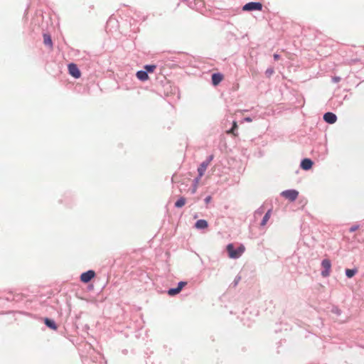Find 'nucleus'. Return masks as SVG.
Returning a JSON list of instances; mask_svg holds the SVG:
<instances>
[{
	"label": "nucleus",
	"mask_w": 364,
	"mask_h": 364,
	"mask_svg": "<svg viewBox=\"0 0 364 364\" xmlns=\"http://www.w3.org/2000/svg\"><path fill=\"white\" fill-rule=\"evenodd\" d=\"M274 73V70L272 68H269L266 70V75L267 76H271Z\"/></svg>",
	"instance_id": "4be33fe9"
},
{
	"label": "nucleus",
	"mask_w": 364,
	"mask_h": 364,
	"mask_svg": "<svg viewBox=\"0 0 364 364\" xmlns=\"http://www.w3.org/2000/svg\"><path fill=\"white\" fill-rule=\"evenodd\" d=\"M323 119L327 123L333 124V123H335L336 122L337 117H336V115L335 114H333L332 112H326L323 115Z\"/></svg>",
	"instance_id": "6e6552de"
},
{
	"label": "nucleus",
	"mask_w": 364,
	"mask_h": 364,
	"mask_svg": "<svg viewBox=\"0 0 364 364\" xmlns=\"http://www.w3.org/2000/svg\"><path fill=\"white\" fill-rule=\"evenodd\" d=\"M95 276V272L93 270H89L87 272H83L80 275V280L84 283L89 282L92 279H93Z\"/></svg>",
	"instance_id": "423d86ee"
},
{
	"label": "nucleus",
	"mask_w": 364,
	"mask_h": 364,
	"mask_svg": "<svg viewBox=\"0 0 364 364\" xmlns=\"http://www.w3.org/2000/svg\"><path fill=\"white\" fill-rule=\"evenodd\" d=\"M213 156L211 155L210 156L206 161H205V162H208V165L210 164L211 161L213 160Z\"/></svg>",
	"instance_id": "b1692460"
},
{
	"label": "nucleus",
	"mask_w": 364,
	"mask_h": 364,
	"mask_svg": "<svg viewBox=\"0 0 364 364\" xmlns=\"http://www.w3.org/2000/svg\"><path fill=\"white\" fill-rule=\"evenodd\" d=\"M313 166V161L309 159H304L301 163V168L304 170H309Z\"/></svg>",
	"instance_id": "1a4fd4ad"
},
{
	"label": "nucleus",
	"mask_w": 364,
	"mask_h": 364,
	"mask_svg": "<svg viewBox=\"0 0 364 364\" xmlns=\"http://www.w3.org/2000/svg\"><path fill=\"white\" fill-rule=\"evenodd\" d=\"M336 80V82L339 81V77L336 78V80Z\"/></svg>",
	"instance_id": "cd10ccee"
},
{
	"label": "nucleus",
	"mask_w": 364,
	"mask_h": 364,
	"mask_svg": "<svg viewBox=\"0 0 364 364\" xmlns=\"http://www.w3.org/2000/svg\"><path fill=\"white\" fill-rule=\"evenodd\" d=\"M237 129V122H233L232 127L230 129L228 130L226 133L228 134H232L234 136H237L238 135L237 132H236Z\"/></svg>",
	"instance_id": "4468645a"
},
{
	"label": "nucleus",
	"mask_w": 364,
	"mask_h": 364,
	"mask_svg": "<svg viewBox=\"0 0 364 364\" xmlns=\"http://www.w3.org/2000/svg\"><path fill=\"white\" fill-rule=\"evenodd\" d=\"M359 226L358 225H353L350 228V232H354L355 230H357L358 229Z\"/></svg>",
	"instance_id": "5701e85b"
},
{
	"label": "nucleus",
	"mask_w": 364,
	"mask_h": 364,
	"mask_svg": "<svg viewBox=\"0 0 364 364\" xmlns=\"http://www.w3.org/2000/svg\"><path fill=\"white\" fill-rule=\"evenodd\" d=\"M45 324L51 329L56 330L57 326L55 322L48 318H45Z\"/></svg>",
	"instance_id": "2eb2a0df"
},
{
	"label": "nucleus",
	"mask_w": 364,
	"mask_h": 364,
	"mask_svg": "<svg viewBox=\"0 0 364 364\" xmlns=\"http://www.w3.org/2000/svg\"><path fill=\"white\" fill-rule=\"evenodd\" d=\"M321 266L324 269V270H323L321 272V275L323 277H328L330 274V271H331V261L327 259H323L321 262Z\"/></svg>",
	"instance_id": "20e7f679"
},
{
	"label": "nucleus",
	"mask_w": 364,
	"mask_h": 364,
	"mask_svg": "<svg viewBox=\"0 0 364 364\" xmlns=\"http://www.w3.org/2000/svg\"><path fill=\"white\" fill-rule=\"evenodd\" d=\"M223 80V75L220 73H214L212 75V82L214 85H218Z\"/></svg>",
	"instance_id": "9d476101"
},
{
	"label": "nucleus",
	"mask_w": 364,
	"mask_h": 364,
	"mask_svg": "<svg viewBox=\"0 0 364 364\" xmlns=\"http://www.w3.org/2000/svg\"><path fill=\"white\" fill-rule=\"evenodd\" d=\"M68 71L70 75L75 78H79L81 76V73L77 66L74 63L68 65Z\"/></svg>",
	"instance_id": "39448f33"
},
{
	"label": "nucleus",
	"mask_w": 364,
	"mask_h": 364,
	"mask_svg": "<svg viewBox=\"0 0 364 364\" xmlns=\"http://www.w3.org/2000/svg\"><path fill=\"white\" fill-rule=\"evenodd\" d=\"M136 77L139 80L141 81H145L149 79V75L145 70H139L136 73Z\"/></svg>",
	"instance_id": "f8f14e48"
},
{
	"label": "nucleus",
	"mask_w": 364,
	"mask_h": 364,
	"mask_svg": "<svg viewBox=\"0 0 364 364\" xmlns=\"http://www.w3.org/2000/svg\"><path fill=\"white\" fill-rule=\"evenodd\" d=\"M357 272V269H347L346 270V274L348 278L353 277Z\"/></svg>",
	"instance_id": "aec40b11"
},
{
	"label": "nucleus",
	"mask_w": 364,
	"mask_h": 364,
	"mask_svg": "<svg viewBox=\"0 0 364 364\" xmlns=\"http://www.w3.org/2000/svg\"><path fill=\"white\" fill-rule=\"evenodd\" d=\"M246 120H247V122H250V121H251V119H250V118H246Z\"/></svg>",
	"instance_id": "bb28decb"
},
{
	"label": "nucleus",
	"mask_w": 364,
	"mask_h": 364,
	"mask_svg": "<svg viewBox=\"0 0 364 364\" xmlns=\"http://www.w3.org/2000/svg\"><path fill=\"white\" fill-rule=\"evenodd\" d=\"M208 226V222L205 220H198L196 224L195 227L198 229H205Z\"/></svg>",
	"instance_id": "ddd939ff"
},
{
	"label": "nucleus",
	"mask_w": 364,
	"mask_h": 364,
	"mask_svg": "<svg viewBox=\"0 0 364 364\" xmlns=\"http://www.w3.org/2000/svg\"><path fill=\"white\" fill-rule=\"evenodd\" d=\"M201 178L200 177H197L194 179L193 181V188L191 190V193L193 194H194L196 191H197V189H198V186L199 185V183H200V180Z\"/></svg>",
	"instance_id": "f3484780"
},
{
	"label": "nucleus",
	"mask_w": 364,
	"mask_h": 364,
	"mask_svg": "<svg viewBox=\"0 0 364 364\" xmlns=\"http://www.w3.org/2000/svg\"><path fill=\"white\" fill-rule=\"evenodd\" d=\"M281 195L285 198L293 202L297 198L299 192L296 190H287L282 192Z\"/></svg>",
	"instance_id": "7ed1b4c3"
},
{
	"label": "nucleus",
	"mask_w": 364,
	"mask_h": 364,
	"mask_svg": "<svg viewBox=\"0 0 364 364\" xmlns=\"http://www.w3.org/2000/svg\"><path fill=\"white\" fill-rule=\"evenodd\" d=\"M208 166H209L208 162H205V161H203L199 166V167L198 168V177L201 178L204 175Z\"/></svg>",
	"instance_id": "9b49d317"
},
{
	"label": "nucleus",
	"mask_w": 364,
	"mask_h": 364,
	"mask_svg": "<svg viewBox=\"0 0 364 364\" xmlns=\"http://www.w3.org/2000/svg\"><path fill=\"white\" fill-rule=\"evenodd\" d=\"M43 42L46 45L52 46V40H51L50 35H48V34L43 35Z\"/></svg>",
	"instance_id": "6ab92c4d"
},
{
	"label": "nucleus",
	"mask_w": 364,
	"mask_h": 364,
	"mask_svg": "<svg viewBox=\"0 0 364 364\" xmlns=\"http://www.w3.org/2000/svg\"><path fill=\"white\" fill-rule=\"evenodd\" d=\"M271 212H272V210H269L266 214L264 215V216L263 217V219L261 222V225L262 226H264L268 222L269 219L270 218V216H271Z\"/></svg>",
	"instance_id": "dca6fc26"
},
{
	"label": "nucleus",
	"mask_w": 364,
	"mask_h": 364,
	"mask_svg": "<svg viewBox=\"0 0 364 364\" xmlns=\"http://www.w3.org/2000/svg\"><path fill=\"white\" fill-rule=\"evenodd\" d=\"M185 204H186V198L183 197H181L175 203V206L176 208H181Z\"/></svg>",
	"instance_id": "a211bd4d"
},
{
	"label": "nucleus",
	"mask_w": 364,
	"mask_h": 364,
	"mask_svg": "<svg viewBox=\"0 0 364 364\" xmlns=\"http://www.w3.org/2000/svg\"><path fill=\"white\" fill-rule=\"evenodd\" d=\"M273 57H274V59L275 60H279V58H280V56H279V55H278V54H274V56H273Z\"/></svg>",
	"instance_id": "a878e982"
},
{
	"label": "nucleus",
	"mask_w": 364,
	"mask_h": 364,
	"mask_svg": "<svg viewBox=\"0 0 364 364\" xmlns=\"http://www.w3.org/2000/svg\"><path fill=\"white\" fill-rule=\"evenodd\" d=\"M210 200H211V196H208V197H206V198H205V203H210Z\"/></svg>",
	"instance_id": "393cba45"
},
{
	"label": "nucleus",
	"mask_w": 364,
	"mask_h": 364,
	"mask_svg": "<svg viewBox=\"0 0 364 364\" xmlns=\"http://www.w3.org/2000/svg\"><path fill=\"white\" fill-rule=\"evenodd\" d=\"M156 68V66L155 65H146L144 66V69L146 73H153Z\"/></svg>",
	"instance_id": "412c9836"
},
{
	"label": "nucleus",
	"mask_w": 364,
	"mask_h": 364,
	"mask_svg": "<svg viewBox=\"0 0 364 364\" xmlns=\"http://www.w3.org/2000/svg\"><path fill=\"white\" fill-rule=\"evenodd\" d=\"M186 284L187 283L186 282H180L176 288H172L168 291V294L169 296H175L178 294Z\"/></svg>",
	"instance_id": "0eeeda50"
},
{
	"label": "nucleus",
	"mask_w": 364,
	"mask_h": 364,
	"mask_svg": "<svg viewBox=\"0 0 364 364\" xmlns=\"http://www.w3.org/2000/svg\"><path fill=\"white\" fill-rule=\"evenodd\" d=\"M245 247L241 245L236 250L234 249V245L232 244H229L227 246V251L228 252V256L230 258L237 259L239 258L245 252Z\"/></svg>",
	"instance_id": "f257e3e1"
},
{
	"label": "nucleus",
	"mask_w": 364,
	"mask_h": 364,
	"mask_svg": "<svg viewBox=\"0 0 364 364\" xmlns=\"http://www.w3.org/2000/svg\"><path fill=\"white\" fill-rule=\"evenodd\" d=\"M262 4L260 2H249L245 4L242 10L245 11H262Z\"/></svg>",
	"instance_id": "f03ea898"
}]
</instances>
